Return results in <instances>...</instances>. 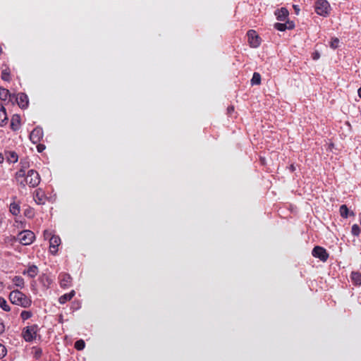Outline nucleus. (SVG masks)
Masks as SVG:
<instances>
[{"instance_id": "1", "label": "nucleus", "mask_w": 361, "mask_h": 361, "mask_svg": "<svg viewBox=\"0 0 361 361\" xmlns=\"http://www.w3.org/2000/svg\"><path fill=\"white\" fill-rule=\"evenodd\" d=\"M8 298L11 303L24 308L29 307L32 304L31 299L18 290H12Z\"/></svg>"}, {"instance_id": "2", "label": "nucleus", "mask_w": 361, "mask_h": 361, "mask_svg": "<svg viewBox=\"0 0 361 361\" xmlns=\"http://www.w3.org/2000/svg\"><path fill=\"white\" fill-rule=\"evenodd\" d=\"M314 10L318 15L326 17L330 13L331 6L326 0H317L314 4Z\"/></svg>"}, {"instance_id": "3", "label": "nucleus", "mask_w": 361, "mask_h": 361, "mask_svg": "<svg viewBox=\"0 0 361 361\" xmlns=\"http://www.w3.org/2000/svg\"><path fill=\"white\" fill-rule=\"evenodd\" d=\"M40 182V176L39 173L33 170L30 169L27 171L26 177L25 178V185H29L30 187H37Z\"/></svg>"}, {"instance_id": "4", "label": "nucleus", "mask_w": 361, "mask_h": 361, "mask_svg": "<svg viewBox=\"0 0 361 361\" xmlns=\"http://www.w3.org/2000/svg\"><path fill=\"white\" fill-rule=\"evenodd\" d=\"M19 242L23 245H29L32 244L35 238L34 233L30 230H25L19 233Z\"/></svg>"}, {"instance_id": "5", "label": "nucleus", "mask_w": 361, "mask_h": 361, "mask_svg": "<svg viewBox=\"0 0 361 361\" xmlns=\"http://www.w3.org/2000/svg\"><path fill=\"white\" fill-rule=\"evenodd\" d=\"M37 325L34 324L25 327L23 331V337L27 342H31L36 338L37 333Z\"/></svg>"}, {"instance_id": "6", "label": "nucleus", "mask_w": 361, "mask_h": 361, "mask_svg": "<svg viewBox=\"0 0 361 361\" xmlns=\"http://www.w3.org/2000/svg\"><path fill=\"white\" fill-rule=\"evenodd\" d=\"M312 255L322 262H326L329 258V253L326 250L320 246H315L312 251Z\"/></svg>"}, {"instance_id": "7", "label": "nucleus", "mask_w": 361, "mask_h": 361, "mask_svg": "<svg viewBox=\"0 0 361 361\" xmlns=\"http://www.w3.org/2000/svg\"><path fill=\"white\" fill-rule=\"evenodd\" d=\"M247 35L248 37V42L251 47L257 48L260 45V37L257 35L255 30H250Z\"/></svg>"}, {"instance_id": "8", "label": "nucleus", "mask_w": 361, "mask_h": 361, "mask_svg": "<svg viewBox=\"0 0 361 361\" xmlns=\"http://www.w3.org/2000/svg\"><path fill=\"white\" fill-rule=\"evenodd\" d=\"M43 137L42 128L37 126L30 134V139L34 144L38 143Z\"/></svg>"}, {"instance_id": "9", "label": "nucleus", "mask_w": 361, "mask_h": 361, "mask_svg": "<svg viewBox=\"0 0 361 361\" xmlns=\"http://www.w3.org/2000/svg\"><path fill=\"white\" fill-rule=\"evenodd\" d=\"M14 98L21 109H26L28 106L29 100L26 94L20 92L16 96L15 95Z\"/></svg>"}, {"instance_id": "10", "label": "nucleus", "mask_w": 361, "mask_h": 361, "mask_svg": "<svg viewBox=\"0 0 361 361\" xmlns=\"http://www.w3.org/2000/svg\"><path fill=\"white\" fill-rule=\"evenodd\" d=\"M61 244V238L56 235H52L49 239V250L53 255H56L58 251V247Z\"/></svg>"}, {"instance_id": "11", "label": "nucleus", "mask_w": 361, "mask_h": 361, "mask_svg": "<svg viewBox=\"0 0 361 361\" xmlns=\"http://www.w3.org/2000/svg\"><path fill=\"white\" fill-rule=\"evenodd\" d=\"M34 200L38 204H44L45 203L46 197L42 189H37L34 194Z\"/></svg>"}, {"instance_id": "12", "label": "nucleus", "mask_w": 361, "mask_h": 361, "mask_svg": "<svg viewBox=\"0 0 361 361\" xmlns=\"http://www.w3.org/2000/svg\"><path fill=\"white\" fill-rule=\"evenodd\" d=\"M288 11L286 8H281L275 11V15L278 20L285 21L288 16Z\"/></svg>"}, {"instance_id": "13", "label": "nucleus", "mask_w": 361, "mask_h": 361, "mask_svg": "<svg viewBox=\"0 0 361 361\" xmlns=\"http://www.w3.org/2000/svg\"><path fill=\"white\" fill-rule=\"evenodd\" d=\"M25 171L23 169H20L16 173V178L17 181L23 187L25 186V178L26 177Z\"/></svg>"}, {"instance_id": "14", "label": "nucleus", "mask_w": 361, "mask_h": 361, "mask_svg": "<svg viewBox=\"0 0 361 361\" xmlns=\"http://www.w3.org/2000/svg\"><path fill=\"white\" fill-rule=\"evenodd\" d=\"M59 279L61 281V286L63 288H66L70 286L71 281V277L68 274H61L59 276Z\"/></svg>"}, {"instance_id": "15", "label": "nucleus", "mask_w": 361, "mask_h": 361, "mask_svg": "<svg viewBox=\"0 0 361 361\" xmlns=\"http://www.w3.org/2000/svg\"><path fill=\"white\" fill-rule=\"evenodd\" d=\"M39 272L38 267L36 265H30L26 271L23 272V274H27L30 278H35Z\"/></svg>"}, {"instance_id": "16", "label": "nucleus", "mask_w": 361, "mask_h": 361, "mask_svg": "<svg viewBox=\"0 0 361 361\" xmlns=\"http://www.w3.org/2000/svg\"><path fill=\"white\" fill-rule=\"evenodd\" d=\"M8 97L10 99H14L15 94H11L6 88L0 87V99L6 101Z\"/></svg>"}, {"instance_id": "17", "label": "nucleus", "mask_w": 361, "mask_h": 361, "mask_svg": "<svg viewBox=\"0 0 361 361\" xmlns=\"http://www.w3.org/2000/svg\"><path fill=\"white\" fill-rule=\"evenodd\" d=\"M20 125V119L18 115H14L11 121V128L13 130L19 129Z\"/></svg>"}, {"instance_id": "18", "label": "nucleus", "mask_w": 361, "mask_h": 361, "mask_svg": "<svg viewBox=\"0 0 361 361\" xmlns=\"http://www.w3.org/2000/svg\"><path fill=\"white\" fill-rule=\"evenodd\" d=\"M350 279L353 283L356 286L361 285V273L359 271H353L350 274Z\"/></svg>"}, {"instance_id": "19", "label": "nucleus", "mask_w": 361, "mask_h": 361, "mask_svg": "<svg viewBox=\"0 0 361 361\" xmlns=\"http://www.w3.org/2000/svg\"><path fill=\"white\" fill-rule=\"evenodd\" d=\"M75 293L74 290H71L68 293L63 294V295H61L59 298V302L61 304H65L66 302H68L72 299V298L75 295Z\"/></svg>"}, {"instance_id": "20", "label": "nucleus", "mask_w": 361, "mask_h": 361, "mask_svg": "<svg viewBox=\"0 0 361 361\" xmlns=\"http://www.w3.org/2000/svg\"><path fill=\"white\" fill-rule=\"evenodd\" d=\"M9 210L13 215H18L20 212L19 204L16 202L15 201L11 202L9 206Z\"/></svg>"}, {"instance_id": "21", "label": "nucleus", "mask_w": 361, "mask_h": 361, "mask_svg": "<svg viewBox=\"0 0 361 361\" xmlns=\"http://www.w3.org/2000/svg\"><path fill=\"white\" fill-rule=\"evenodd\" d=\"M32 353L33 355V357L35 360H39L42 355V348H40L39 347L34 346L32 348Z\"/></svg>"}, {"instance_id": "22", "label": "nucleus", "mask_w": 361, "mask_h": 361, "mask_svg": "<svg viewBox=\"0 0 361 361\" xmlns=\"http://www.w3.org/2000/svg\"><path fill=\"white\" fill-rule=\"evenodd\" d=\"M7 119L6 109L1 106L0 107V126H3Z\"/></svg>"}, {"instance_id": "23", "label": "nucleus", "mask_w": 361, "mask_h": 361, "mask_svg": "<svg viewBox=\"0 0 361 361\" xmlns=\"http://www.w3.org/2000/svg\"><path fill=\"white\" fill-rule=\"evenodd\" d=\"M13 282L14 285L17 287H19L20 288H23L24 287V284H25L24 279L20 276H16L13 279Z\"/></svg>"}, {"instance_id": "24", "label": "nucleus", "mask_w": 361, "mask_h": 361, "mask_svg": "<svg viewBox=\"0 0 361 361\" xmlns=\"http://www.w3.org/2000/svg\"><path fill=\"white\" fill-rule=\"evenodd\" d=\"M261 83V75L259 73L255 72L251 79L252 85H258Z\"/></svg>"}, {"instance_id": "25", "label": "nucleus", "mask_w": 361, "mask_h": 361, "mask_svg": "<svg viewBox=\"0 0 361 361\" xmlns=\"http://www.w3.org/2000/svg\"><path fill=\"white\" fill-rule=\"evenodd\" d=\"M18 154L15 152H9L7 156V160L10 163H16L18 161Z\"/></svg>"}, {"instance_id": "26", "label": "nucleus", "mask_w": 361, "mask_h": 361, "mask_svg": "<svg viewBox=\"0 0 361 361\" xmlns=\"http://www.w3.org/2000/svg\"><path fill=\"white\" fill-rule=\"evenodd\" d=\"M0 307L5 312H9L11 310L9 305L7 303L6 300L2 297H0Z\"/></svg>"}, {"instance_id": "27", "label": "nucleus", "mask_w": 361, "mask_h": 361, "mask_svg": "<svg viewBox=\"0 0 361 361\" xmlns=\"http://www.w3.org/2000/svg\"><path fill=\"white\" fill-rule=\"evenodd\" d=\"M349 210L345 204H342L340 207V214L343 218H348Z\"/></svg>"}, {"instance_id": "28", "label": "nucleus", "mask_w": 361, "mask_h": 361, "mask_svg": "<svg viewBox=\"0 0 361 361\" xmlns=\"http://www.w3.org/2000/svg\"><path fill=\"white\" fill-rule=\"evenodd\" d=\"M85 346V341L82 339L80 340H78L75 343V348L78 350H82L84 349Z\"/></svg>"}, {"instance_id": "29", "label": "nucleus", "mask_w": 361, "mask_h": 361, "mask_svg": "<svg viewBox=\"0 0 361 361\" xmlns=\"http://www.w3.org/2000/svg\"><path fill=\"white\" fill-rule=\"evenodd\" d=\"M1 79L5 81L10 80V71L8 69H4L1 72Z\"/></svg>"}, {"instance_id": "30", "label": "nucleus", "mask_w": 361, "mask_h": 361, "mask_svg": "<svg viewBox=\"0 0 361 361\" xmlns=\"http://www.w3.org/2000/svg\"><path fill=\"white\" fill-rule=\"evenodd\" d=\"M351 233L354 236H358L360 233V226L357 224H353L351 228Z\"/></svg>"}, {"instance_id": "31", "label": "nucleus", "mask_w": 361, "mask_h": 361, "mask_svg": "<svg viewBox=\"0 0 361 361\" xmlns=\"http://www.w3.org/2000/svg\"><path fill=\"white\" fill-rule=\"evenodd\" d=\"M32 314L30 311H23L20 314V317L23 321L30 319L32 317Z\"/></svg>"}, {"instance_id": "32", "label": "nucleus", "mask_w": 361, "mask_h": 361, "mask_svg": "<svg viewBox=\"0 0 361 361\" xmlns=\"http://www.w3.org/2000/svg\"><path fill=\"white\" fill-rule=\"evenodd\" d=\"M274 28H276V30H278L279 31H285L287 30L285 23H275Z\"/></svg>"}, {"instance_id": "33", "label": "nucleus", "mask_w": 361, "mask_h": 361, "mask_svg": "<svg viewBox=\"0 0 361 361\" xmlns=\"http://www.w3.org/2000/svg\"><path fill=\"white\" fill-rule=\"evenodd\" d=\"M339 42H339V39H338V38H336V37L333 38V39H331V42H330V47H331L332 49H336V48H338V46H339Z\"/></svg>"}, {"instance_id": "34", "label": "nucleus", "mask_w": 361, "mask_h": 361, "mask_svg": "<svg viewBox=\"0 0 361 361\" xmlns=\"http://www.w3.org/2000/svg\"><path fill=\"white\" fill-rule=\"evenodd\" d=\"M7 353L6 347L0 343V358L4 357Z\"/></svg>"}, {"instance_id": "35", "label": "nucleus", "mask_w": 361, "mask_h": 361, "mask_svg": "<svg viewBox=\"0 0 361 361\" xmlns=\"http://www.w3.org/2000/svg\"><path fill=\"white\" fill-rule=\"evenodd\" d=\"M286 25V28L287 30H291L293 28H294L295 27V24L292 21H289V20H287L286 23H285Z\"/></svg>"}, {"instance_id": "36", "label": "nucleus", "mask_w": 361, "mask_h": 361, "mask_svg": "<svg viewBox=\"0 0 361 361\" xmlns=\"http://www.w3.org/2000/svg\"><path fill=\"white\" fill-rule=\"evenodd\" d=\"M37 148L39 152H42L45 149V146L44 145H38Z\"/></svg>"}, {"instance_id": "37", "label": "nucleus", "mask_w": 361, "mask_h": 361, "mask_svg": "<svg viewBox=\"0 0 361 361\" xmlns=\"http://www.w3.org/2000/svg\"><path fill=\"white\" fill-rule=\"evenodd\" d=\"M5 331V326L3 323H0V334H2Z\"/></svg>"}, {"instance_id": "38", "label": "nucleus", "mask_w": 361, "mask_h": 361, "mask_svg": "<svg viewBox=\"0 0 361 361\" xmlns=\"http://www.w3.org/2000/svg\"><path fill=\"white\" fill-rule=\"evenodd\" d=\"M227 111H228V114H231L234 111V107L232 106H228L227 109Z\"/></svg>"}, {"instance_id": "39", "label": "nucleus", "mask_w": 361, "mask_h": 361, "mask_svg": "<svg viewBox=\"0 0 361 361\" xmlns=\"http://www.w3.org/2000/svg\"><path fill=\"white\" fill-rule=\"evenodd\" d=\"M44 235L45 238H47L51 235V233L49 232L48 231H45L44 233Z\"/></svg>"}, {"instance_id": "40", "label": "nucleus", "mask_w": 361, "mask_h": 361, "mask_svg": "<svg viewBox=\"0 0 361 361\" xmlns=\"http://www.w3.org/2000/svg\"><path fill=\"white\" fill-rule=\"evenodd\" d=\"M319 58V54L318 53H315L313 56L314 60H317Z\"/></svg>"}, {"instance_id": "41", "label": "nucleus", "mask_w": 361, "mask_h": 361, "mask_svg": "<svg viewBox=\"0 0 361 361\" xmlns=\"http://www.w3.org/2000/svg\"><path fill=\"white\" fill-rule=\"evenodd\" d=\"M4 156L1 153H0V163H2L4 161Z\"/></svg>"}, {"instance_id": "42", "label": "nucleus", "mask_w": 361, "mask_h": 361, "mask_svg": "<svg viewBox=\"0 0 361 361\" xmlns=\"http://www.w3.org/2000/svg\"><path fill=\"white\" fill-rule=\"evenodd\" d=\"M357 94H358L359 97L361 98V87H360L357 90Z\"/></svg>"}, {"instance_id": "43", "label": "nucleus", "mask_w": 361, "mask_h": 361, "mask_svg": "<svg viewBox=\"0 0 361 361\" xmlns=\"http://www.w3.org/2000/svg\"><path fill=\"white\" fill-rule=\"evenodd\" d=\"M294 8L295 10H298V8L296 7V6H294Z\"/></svg>"}]
</instances>
